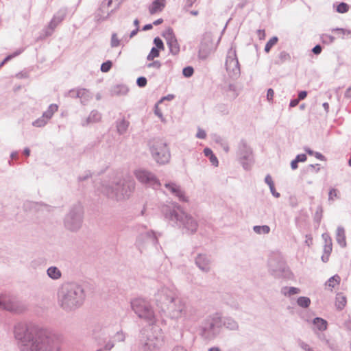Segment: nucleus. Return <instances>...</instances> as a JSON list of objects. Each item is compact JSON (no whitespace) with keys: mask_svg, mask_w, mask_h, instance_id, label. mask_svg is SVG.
I'll return each mask as SVG.
<instances>
[{"mask_svg":"<svg viewBox=\"0 0 351 351\" xmlns=\"http://www.w3.org/2000/svg\"><path fill=\"white\" fill-rule=\"evenodd\" d=\"M14 336L20 351L60 350L56 335L33 324H16L14 328Z\"/></svg>","mask_w":351,"mask_h":351,"instance_id":"nucleus-1","label":"nucleus"},{"mask_svg":"<svg viewBox=\"0 0 351 351\" xmlns=\"http://www.w3.org/2000/svg\"><path fill=\"white\" fill-rule=\"evenodd\" d=\"M132 310L138 318L149 323L140 334L139 351H155L162 340V330L155 324V313L150 302L143 298H136L130 301Z\"/></svg>","mask_w":351,"mask_h":351,"instance_id":"nucleus-2","label":"nucleus"},{"mask_svg":"<svg viewBox=\"0 0 351 351\" xmlns=\"http://www.w3.org/2000/svg\"><path fill=\"white\" fill-rule=\"evenodd\" d=\"M161 213L168 223L171 226L178 228L182 234H193L197 232V219L185 212L178 203L169 202L162 205Z\"/></svg>","mask_w":351,"mask_h":351,"instance_id":"nucleus-3","label":"nucleus"},{"mask_svg":"<svg viewBox=\"0 0 351 351\" xmlns=\"http://www.w3.org/2000/svg\"><path fill=\"white\" fill-rule=\"evenodd\" d=\"M85 298L83 287L75 282H65L58 291V304L66 312L79 308L84 304Z\"/></svg>","mask_w":351,"mask_h":351,"instance_id":"nucleus-4","label":"nucleus"},{"mask_svg":"<svg viewBox=\"0 0 351 351\" xmlns=\"http://www.w3.org/2000/svg\"><path fill=\"white\" fill-rule=\"evenodd\" d=\"M134 188L135 184L133 181L118 179L111 182H103L100 191L109 199L122 201L130 197Z\"/></svg>","mask_w":351,"mask_h":351,"instance_id":"nucleus-5","label":"nucleus"},{"mask_svg":"<svg viewBox=\"0 0 351 351\" xmlns=\"http://www.w3.org/2000/svg\"><path fill=\"white\" fill-rule=\"evenodd\" d=\"M106 330L107 329L106 327L99 324L95 325L93 329L92 335L93 339L97 341V344L102 348L97 351H102V350L109 351L114 348V341L123 342L125 339V334L121 330L114 335L112 337V339H114L113 341L111 339L106 341Z\"/></svg>","mask_w":351,"mask_h":351,"instance_id":"nucleus-6","label":"nucleus"},{"mask_svg":"<svg viewBox=\"0 0 351 351\" xmlns=\"http://www.w3.org/2000/svg\"><path fill=\"white\" fill-rule=\"evenodd\" d=\"M84 207L77 202L72 205L64 218L65 228L71 232H77L82 226L84 221Z\"/></svg>","mask_w":351,"mask_h":351,"instance_id":"nucleus-7","label":"nucleus"},{"mask_svg":"<svg viewBox=\"0 0 351 351\" xmlns=\"http://www.w3.org/2000/svg\"><path fill=\"white\" fill-rule=\"evenodd\" d=\"M192 311L193 309L182 298L177 296L162 312L171 319L183 317L184 319H191Z\"/></svg>","mask_w":351,"mask_h":351,"instance_id":"nucleus-8","label":"nucleus"},{"mask_svg":"<svg viewBox=\"0 0 351 351\" xmlns=\"http://www.w3.org/2000/svg\"><path fill=\"white\" fill-rule=\"evenodd\" d=\"M222 326V317L219 313L208 316L202 323L201 335L206 339H213L219 333Z\"/></svg>","mask_w":351,"mask_h":351,"instance_id":"nucleus-9","label":"nucleus"},{"mask_svg":"<svg viewBox=\"0 0 351 351\" xmlns=\"http://www.w3.org/2000/svg\"><path fill=\"white\" fill-rule=\"evenodd\" d=\"M149 151L153 159L159 165H165L170 160L171 154L166 142L156 139L149 142Z\"/></svg>","mask_w":351,"mask_h":351,"instance_id":"nucleus-10","label":"nucleus"},{"mask_svg":"<svg viewBox=\"0 0 351 351\" xmlns=\"http://www.w3.org/2000/svg\"><path fill=\"white\" fill-rule=\"evenodd\" d=\"M269 272L275 278L290 279L292 274L284 259L278 254H274L268 261Z\"/></svg>","mask_w":351,"mask_h":351,"instance_id":"nucleus-11","label":"nucleus"},{"mask_svg":"<svg viewBox=\"0 0 351 351\" xmlns=\"http://www.w3.org/2000/svg\"><path fill=\"white\" fill-rule=\"evenodd\" d=\"M176 297V293L173 287L162 286L154 294V301L157 307L162 311Z\"/></svg>","mask_w":351,"mask_h":351,"instance_id":"nucleus-12","label":"nucleus"},{"mask_svg":"<svg viewBox=\"0 0 351 351\" xmlns=\"http://www.w3.org/2000/svg\"><path fill=\"white\" fill-rule=\"evenodd\" d=\"M246 142L247 141L244 139H241L239 141L237 155L243 167L245 170H248L251 168L253 163V156L252 150Z\"/></svg>","mask_w":351,"mask_h":351,"instance_id":"nucleus-13","label":"nucleus"},{"mask_svg":"<svg viewBox=\"0 0 351 351\" xmlns=\"http://www.w3.org/2000/svg\"><path fill=\"white\" fill-rule=\"evenodd\" d=\"M136 178L142 184L152 187L154 189L159 188L161 185L159 180L151 171L139 169L134 171Z\"/></svg>","mask_w":351,"mask_h":351,"instance_id":"nucleus-14","label":"nucleus"},{"mask_svg":"<svg viewBox=\"0 0 351 351\" xmlns=\"http://www.w3.org/2000/svg\"><path fill=\"white\" fill-rule=\"evenodd\" d=\"M226 69L228 75L233 79H237L241 74L240 64L237 57L236 50L231 48L227 54Z\"/></svg>","mask_w":351,"mask_h":351,"instance_id":"nucleus-15","label":"nucleus"},{"mask_svg":"<svg viewBox=\"0 0 351 351\" xmlns=\"http://www.w3.org/2000/svg\"><path fill=\"white\" fill-rule=\"evenodd\" d=\"M158 243V237L152 230L141 232L136 241V245L141 252L149 246H156Z\"/></svg>","mask_w":351,"mask_h":351,"instance_id":"nucleus-16","label":"nucleus"},{"mask_svg":"<svg viewBox=\"0 0 351 351\" xmlns=\"http://www.w3.org/2000/svg\"><path fill=\"white\" fill-rule=\"evenodd\" d=\"M215 49L211 32H205L202 35L199 47L198 57L201 60H206L211 52Z\"/></svg>","mask_w":351,"mask_h":351,"instance_id":"nucleus-17","label":"nucleus"},{"mask_svg":"<svg viewBox=\"0 0 351 351\" xmlns=\"http://www.w3.org/2000/svg\"><path fill=\"white\" fill-rule=\"evenodd\" d=\"M0 309H5L14 313L22 311L19 302L14 298L5 295H0Z\"/></svg>","mask_w":351,"mask_h":351,"instance_id":"nucleus-18","label":"nucleus"},{"mask_svg":"<svg viewBox=\"0 0 351 351\" xmlns=\"http://www.w3.org/2000/svg\"><path fill=\"white\" fill-rule=\"evenodd\" d=\"M162 36L166 40L170 53L173 56L178 55L180 52V48L173 29L171 27H169L162 34Z\"/></svg>","mask_w":351,"mask_h":351,"instance_id":"nucleus-19","label":"nucleus"},{"mask_svg":"<svg viewBox=\"0 0 351 351\" xmlns=\"http://www.w3.org/2000/svg\"><path fill=\"white\" fill-rule=\"evenodd\" d=\"M195 264L202 272L208 273L211 270L212 259L207 254H199L195 258Z\"/></svg>","mask_w":351,"mask_h":351,"instance_id":"nucleus-20","label":"nucleus"},{"mask_svg":"<svg viewBox=\"0 0 351 351\" xmlns=\"http://www.w3.org/2000/svg\"><path fill=\"white\" fill-rule=\"evenodd\" d=\"M165 187L170 194L178 197L180 201L183 202H188V198L185 196L184 191L176 183L172 182H167L165 184Z\"/></svg>","mask_w":351,"mask_h":351,"instance_id":"nucleus-21","label":"nucleus"},{"mask_svg":"<svg viewBox=\"0 0 351 351\" xmlns=\"http://www.w3.org/2000/svg\"><path fill=\"white\" fill-rule=\"evenodd\" d=\"M66 16V11L64 10H60L57 12L51 20L48 29L46 32L47 36H50L55 28L64 20Z\"/></svg>","mask_w":351,"mask_h":351,"instance_id":"nucleus-22","label":"nucleus"},{"mask_svg":"<svg viewBox=\"0 0 351 351\" xmlns=\"http://www.w3.org/2000/svg\"><path fill=\"white\" fill-rule=\"evenodd\" d=\"M101 119V114L97 110H93L90 112L86 120L82 122V125L83 126H86L88 124L95 123L99 121Z\"/></svg>","mask_w":351,"mask_h":351,"instance_id":"nucleus-23","label":"nucleus"},{"mask_svg":"<svg viewBox=\"0 0 351 351\" xmlns=\"http://www.w3.org/2000/svg\"><path fill=\"white\" fill-rule=\"evenodd\" d=\"M222 326L230 330H238L239 328L238 322L230 317L222 318Z\"/></svg>","mask_w":351,"mask_h":351,"instance_id":"nucleus-24","label":"nucleus"},{"mask_svg":"<svg viewBox=\"0 0 351 351\" xmlns=\"http://www.w3.org/2000/svg\"><path fill=\"white\" fill-rule=\"evenodd\" d=\"M117 132L119 135L124 134L130 125V122L125 119L124 118L121 119H117L115 122Z\"/></svg>","mask_w":351,"mask_h":351,"instance_id":"nucleus-25","label":"nucleus"},{"mask_svg":"<svg viewBox=\"0 0 351 351\" xmlns=\"http://www.w3.org/2000/svg\"><path fill=\"white\" fill-rule=\"evenodd\" d=\"M165 6V0H154L149 7L151 14L161 12Z\"/></svg>","mask_w":351,"mask_h":351,"instance_id":"nucleus-26","label":"nucleus"},{"mask_svg":"<svg viewBox=\"0 0 351 351\" xmlns=\"http://www.w3.org/2000/svg\"><path fill=\"white\" fill-rule=\"evenodd\" d=\"M128 91L129 88L124 84H117L114 86L110 90L111 95L115 96L125 95Z\"/></svg>","mask_w":351,"mask_h":351,"instance_id":"nucleus-27","label":"nucleus"},{"mask_svg":"<svg viewBox=\"0 0 351 351\" xmlns=\"http://www.w3.org/2000/svg\"><path fill=\"white\" fill-rule=\"evenodd\" d=\"M336 241L341 247H346L345 230L341 226H339L337 229Z\"/></svg>","mask_w":351,"mask_h":351,"instance_id":"nucleus-28","label":"nucleus"},{"mask_svg":"<svg viewBox=\"0 0 351 351\" xmlns=\"http://www.w3.org/2000/svg\"><path fill=\"white\" fill-rule=\"evenodd\" d=\"M47 275L51 279L56 280L62 277V272L57 267L51 266L47 269Z\"/></svg>","mask_w":351,"mask_h":351,"instance_id":"nucleus-29","label":"nucleus"},{"mask_svg":"<svg viewBox=\"0 0 351 351\" xmlns=\"http://www.w3.org/2000/svg\"><path fill=\"white\" fill-rule=\"evenodd\" d=\"M76 98H80L81 103L85 104L90 99V92L85 88L78 89L77 90Z\"/></svg>","mask_w":351,"mask_h":351,"instance_id":"nucleus-30","label":"nucleus"},{"mask_svg":"<svg viewBox=\"0 0 351 351\" xmlns=\"http://www.w3.org/2000/svg\"><path fill=\"white\" fill-rule=\"evenodd\" d=\"M213 141L218 145H219L226 153H228L230 150L228 143L226 139L219 135L215 134L213 138Z\"/></svg>","mask_w":351,"mask_h":351,"instance_id":"nucleus-31","label":"nucleus"},{"mask_svg":"<svg viewBox=\"0 0 351 351\" xmlns=\"http://www.w3.org/2000/svg\"><path fill=\"white\" fill-rule=\"evenodd\" d=\"M204 155L209 158V160L212 165L215 167H218L219 165V161L217 158L215 156V155L213 154L211 149L208 147H206L204 149Z\"/></svg>","mask_w":351,"mask_h":351,"instance_id":"nucleus-32","label":"nucleus"},{"mask_svg":"<svg viewBox=\"0 0 351 351\" xmlns=\"http://www.w3.org/2000/svg\"><path fill=\"white\" fill-rule=\"evenodd\" d=\"M313 324L319 331H324L327 328V322L321 317L314 318Z\"/></svg>","mask_w":351,"mask_h":351,"instance_id":"nucleus-33","label":"nucleus"},{"mask_svg":"<svg viewBox=\"0 0 351 351\" xmlns=\"http://www.w3.org/2000/svg\"><path fill=\"white\" fill-rule=\"evenodd\" d=\"M58 106L56 104H52L49 106L47 110L43 113V117H45L48 121L52 118L53 114L58 111Z\"/></svg>","mask_w":351,"mask_h":351,"instance_id":"nucleus-34","label":"nucleus"},{"mask_svg":"<svg viewBox=\"0 0 351 351\" xmlns=\"http://www.w3.org/2000/svg\"><path fill=\"white\" fill-rule=\"evenodd\" d=\"M58 106L56 104H52L49 106L47 110L43 113V117H45L48 121L52 118L53 114L58 111Z\"/></svg>","mask_w":351,"mask_h":351,"instance_id":"nucleus-35","label":"nucleus"},{"mask_svg":"<svg viewBox=\"0 0 351 351\" xmlns=\"http://www.w3.org/2000/svg\"><path fill=\"white\" fill-rule=\"evenodd\" d=\"M346 302V298L342 293H338L337 295L336 307L337 309L342 310L345 307Z\"/></svg>","mask_w":351,"mask_h":351,"instance_id":"nucleus-36","label":"nucleus"},{"mask_svg":"<svg viewBox=\"0 0 351 351\" xmlns=\"http://www.w3.org/2000/svg\"><path fill=\"white\" fill-rule=\"evenodd\" d=\"M253 230L258 234H266L270 232V228L267 225L254 226L253 227Z\"/></svg>","mask_w":351,"mask_h":351,"instance_id":"nucleus-37","label":"nucleus"},{"mask_svg":"<svg viewBox=\"0 0 351 351\" xmlns=\"http://www.w3.org/2000/svg\"><path fill=\"white\" fill-rule=\"evenodd\" d=\"M341 278L337 274L330 277L326 282L325 285L329 287L334 288L336 285L339 284Z\"/></svg>","mask_w":351,"mask_h":351,"instance_id":"nucleus-38","label":"nucleus"},{"mask_svg":"<svg viewBox=\"0 0 351 351\" xmlns=\"http://www.w3.org/2000/svg\"><path fill=\"white\" fill-rule=\"evenodd\" d=\"M297 304L302 308H308L311 304V300L308 297L300 296L297 300Z\"/></svg>","mask_w":351,"mask_h":351,"instance_id":"nucleus-39","label":"nucleus"},{"mask_svg":"<svg viewBox=\"0 0 351 351\" xmlns=\"http://www.w3.org/2000/svg\"><path fill=\"white\" fill-rule=\"evenodd\" d=\"M290 59L291 56L289 53L285 51H282L278 54V60H276V64H282L285 61L289 60Z\"/></svg>","mask_w":351,"mask_h":351,"instance_id":"nucleus-40","label":"nucleus"},{"mask_svg":"<svg viewBox=\"0 0 351 351\" xmlns=\"http://www.w3.org/2000/svg\"><path fill=\"white\" fill-rule=\"evenodd\" d=\"M320 39L323 44L330 45L334 43L335 38L332 35L323 34L321 35Z\"/></svg>","mask_w":351,"mask_h":351,"instance_id":"nucleus-41","label":"nucleus"},{"mask_svg":"<svg viewBox=\"0 0 351 351\" xmlns=\"http://www.w3.org/2000/svg\"><path fill=\"white\" fill-rule=\"evenodd\" d=\"M278 40L277 36H273L266 43L265 46V51L269 53L274 45H275Z\"/></svg>","mask_w":351,"mask_h":351,"instance_id":"nucleus-42","label":"nucleus"},{"mask_svg":"<svg viewBox=\"0 0 351 351\" xmlns=\"http://www.w3.org/2000/svg\"><path fill=\"white\" fill-rule=\"evenodd\" d=\"M48 121L42 115L32 122V125L36 128H42L47 125Z\"/></svg>","mask_w":351,"mask_h":351,"instance_id":"nucleus-43","label":"nucleus"},{"mask_svg":"<svg viewBox=\"0 0 351 351\" xmlns=\"http://www.w3.org/2000/svg\"><path fill=\"white\" fill-rule=\"evenodd\" d=\"M160 50L156 47H152L149 53L148 54L147 59V60H153L155 58H157L160 55Z\"/></svg>","mask_w":351,"mask_h":351,"instance_id":"nucleus-44","label":"nucleus"},{"mask_svg":"<svg viewBox=\"0 0 351 351\" xmlns=\"http://www.w3.org/2000/svg\"><path fill=\"white\" fill-rule=\"evenodd\" d=\"M349 10V5L344 3V2H341L339 4H338V5L337 6V12H339V13H346Z\"/></svg>","mask_w":351,"mask_h":351,"instance_id":"nucleus-45","label":"nucleus"},{"mask_svg":"<svg viewBox=\"0 0 351 351\" xmlns=\"http://www.w3.org/2000/svg\"><path fill=\"white\" fill-rule=\"evenodd\" d=\"M112 66V62L110 60H107L103 62L101 65V71L104 73L108 72Z\"/></svg>","mask_w":351,"mask_h":351,"instance_id":"nucleus-46","label":"nucleus"},{"mask_svg":"<svg viewBox=\"0 0 351 351\" xmlns=\"http://www.w3.org/2000/svg\"><path fill=\"white\" fill-rule=\"evenodd\" d=\"M120 45V40L117 37V33H112L110 40V46L112 47H117Z\"/></svg>","mask_w":351,"mask_h":351,"instance_id":"nucleus-47","label":"nucleus"},{"mask_svg":"<svg viewBox=\"0 0 351 351\" xmlns=\"http://www.w3.org/2000/svg\"><path fill=\"white\" fill-rule=\"evenodd\" d=\"M22 52V50H19L16 52H14L12 54L8 55L6 56L4 60L0 63V69L9 60H10L12 58L16 57V56L19 55Z\"/></svg>","mask_w":351,"mask_h":351,"instance_id":"nucleus-48","label":"nucleus"},{"mask_svg":"<svg viewBox=\"0 0 351 351\" xmlns=\"http://www.w3.org/2000/svg\"><path fill=\"white\" fill-rule=\"evenodd\" d=\"M194 73V69L192 66H186L184 67L182 70V74L186 77H190L193 75Z\"/></svg>","mask_w":351,"mask_h":351,"instance_id":"nucleus-49","label":"nucleus"},{"mask_svg":"<svg viewBox=\"0 0 351 351\" xmlns=\"http://www.w3.org/2000/svg\"><path fill=\"white\" fill-rule=\"evenodd\" d=\"M154 44L155 45V47L159 50L164 49V43L162 39H160L159 37H156L154 39Z\"/></svg>","mask_w":351,"mask_h":351,"instance_id":"nucleus-50","label":"nucleus"},{"mask_svg":"<svg viewBox=\"0 0 351 351\" xmlns=\"http://www.w3.org/2000/svg\"><path fill=\"white\" fill-rule=\"evenodd\" d=\"M101 12V10L100 9L97 12L95 13V19L96 21L97 22H100V21H105L106 19H107L109 16H110V13H108V14L106 16H101V14H100V12Z\"/></svg>","mask_w":351,"mask_h":351,"instance_id":"nucleus-51","label":"nucleus"},{"mask_svg":"<svg viewBox=\"0 0 351 351\" xmlns=\"http://www.w3.org/2000/svg\"><path fill=\"white\" fill-rule=\"evenodd\" d=\"M147 80L146 77L141 76L137 78L136 80V84L138 86L141 88H143L147 85Z\"/></svg>","mask_w":351,"mask_h":351,"instance_id":"nucleus-52","label":"nucleus"},{"mask_svg":"<svg viewBox=\"0 0 351 351\" xmlns=\"http://www.w3.org/2000/svg\"><path fill=\"white\" fill-rule=\"evenodd\" d=\"M332 32H337L338 34L341 36H344L346 34H350L351 32L350 30L343 29V28H334L332 29Z\"/></svg>","mask_w":351,"mask_h":351,"instance_id":"nucleus-53","label":"nucleus"},{"mask_svg":"<svg viewBox=\"0 0 351 351\" xmlns=\"http://www.w3.org/2000/svg\"><path fill=\"white\" fill-rule=\"evenodd\" d=\"M319 169H320V168H319V164L309 165L306 167V171H311V172H314V173L319 172Z\"/></svg>","mask_w":351,"mask_h":351,"instance_id":"nucleus-54","label":"nucleus"},{"mask_svg":"<svg viewBox=\"0 0 351 351\" xmlns=\"http://www.w3.org/2000/svg\"><path fill=\"white\" fill-rule=\"evenodd\" d=\"M91 173L89 171H85L82 175L80 176L77 178L79 182H83L91 177Z\"/></svg>","mask_w":351,"mask_h":351,"instance_id":"nucleus-55","label":"nucleus"},{"mask_svg":"<svg viewBox=\"0 0 351 351\" xmlns=\"http://www.w3.org/2000/svg\"><path fill=\"white\" fill-rule=\"evenodd\" d=\"M300 292V289L299 288L291 287H289V291H287V296L298 294Z\"/></svg>","mask_w":351,"mask_h":351,"instance_id":"nucleus-56","label":"nucleus"},{"mask_svg":"<svg viewBox=\"0 0 351 351\" xmlns=\"http://www.w3.org/2000/svg\"><path fill=\"white\" fill-rule=\"evenodd\" d=\"M322 239L324 241V243H325L324 245H332V239H331L330 235L328 233L322 234Z\"/></svg>","mask_w":351,"mask_h":351,"instance_id":"nucleus-57","label":"nucleus"},{"mask_svg":"<svg viewBox=\"0 0 351 351\" xmlns=\"http://www.w3.org/2000/svg\"><path fill=\"white\" fill-rule=\"evenodd\" d=\"M322 208L321 206H319L317 208V210L315 214V220L317 221V222H319L321 221V219H322Z\"/></svg>","mask_w":351,"mask_h":351,"instance_id":"nucleus-58","label":"nucleus"},{"mask_svg":"<svg viewBox=\"0 0 351 351\" xmlns=\"http://www.w3.org/2000/svg\"><path fill=\"white\" fill-rule=\"evenodd\" d=\"M160 66H161V63L158 60L154 61V62L147 64V67H148V68L154 67L157 69H159L160 68Z\"/></svg>","mask_w":351,"mask_h":351,"instance_id":"nucleus-59","label":"nucleus"},{"mask_svg":"<svg viewBox=\"0 0 351 351\" xmlns=\"http://www.w3.org/2000/svg\"><path fill=\"white\" fill-rule=\"evenodd\" d=\"M196 137L197 138L204 139L206 137V132L204 130L199 128L196 134Z\"/></svg>","mask_w":351,"mask_h":351,"instance_id":"nucleus-60","label":"nucleus"},{"mask_svg":"<svg viewBox=\"0 0 351 351\" xmlns=\"http://www.w3.org/2000/svg\"><path fill=\"white\" fill-rule=\"evenodd\" d=\"M265 182L269 186V187L273 186L274 185L272 178L269 174L265 176Z\"/></svg>","mask_w":351,"mask_h":351,"instance_id":"nucleus-61","label":"nucleus"},{"mask_svg":"<svg viewBox=\"0 0 351 351\" xmlns=\"http://www.w3.org/2000/svg\"><path fill=\"white\" fill-rule=\"evenodd\" d=\"M322 50V47L320 45H316L313 49L312 52L315 55H319L321 53Z\"/></svg>","mask_w":351,"mask_h":351,"instance_id":"nucleus-62","label":"nucleus"},{"mask_svg":"<svg viewBox=\"0 0 351 351\" xmlns=\"http://www.w3.org/2000/svg\"><path fill=\"white\" fill-rule=\"evenodd\" d=\"M274 91L272 88H269L267 92V99L270 102L273 100Z\"/></svg>","mask_w":351,"mask_h":351,"instance_id":"nucleus-63","label":"nucleus"},{"mask_svg":"<svg viewBox=\"0 0 351 351\" xmlns=\"http://www.w3.org/2000/svg\"><path fill=\"white\" fill-rule=\"evenodd\" d=\"M306 158H307V157H306V154H301L297 155L295 159L296 160V161L298 162H304V161H306Z\"/></svg>","mask_w":351,"mask_h":351,"instance_id":"nucleus-64","label":"nucleus"}]
</instances>
